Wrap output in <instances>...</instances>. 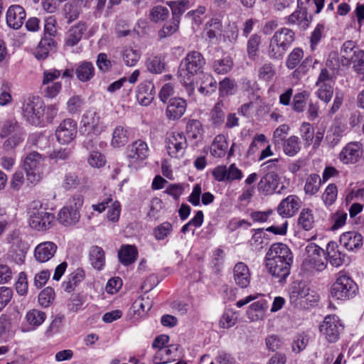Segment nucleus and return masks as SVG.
Segmentation results:
<instances>
[{"mask_svg":"<svg viewBox=\"0 0 364 364\" xmlns=\"http://www.w3.org/2000/svg\"><path fill=\"white\" fill-rule=\"evenodd\" d=\"M138 251L135 246L131 245H123L118 251L119 262L124 266H128L136 260Z\"/></svg>","mask_w":364,"mask_h":364,"instance_id":"nucleus-27","label":"nucleus"},{"mask_svg":"<svg viewBox=\"0 0 364 364\" xmlns=\"http://www.w3.org/2000/svg\"><path fill=\"white\" fill-rule=\"evenodd\" d=\"M326 254L328 260L334 267L341 266L344 261L345 255L338 248L335 242H330L326 246Z\"/></svg>","mask_w":364,"mask_h":364,"instance_id":"nucleus-32","label":"nucleus"},{"mask_svg":"<svg viewBox=\"0 0 364 364\" xmlns=\"http://www.w3.org/2000/svg\"><path fill=\"white\" fill-rule=\"evenodd\" d=\"M204 133L202 124L196 119L189 120L186 124V134L188 136H198Z\"/></svg>","mask_w":364,"mask_h":364,"instance_id":"nucleus-53","label":"nucleus"},{"mask_svg":"<svg viewBox=\"0 0 364 364\" xmlns=\"http://www.w3.org/2000/svg\"><path fill=\"white\" fill-rule=\"evenodd\" d=\"M61 75V71L57 69L45 70L43 73L42 83L41 86H46L56 82Z\"/></svg>","mask_w":364,"mask_h":364,"instance_id":"nucleus-54","label":"nucleus"},{"mask_svg":"<svg viewBox=\"0 0 364 364\" xmlns=\"http://www.w3.org/2000/svg\"><path fill=\"white\" fill-rule=\"evenodd\" d=\"M56 47V42L52 36H46L41 38L38 48L35 53L36 58L43 60L47 58L49 52Z\"/></svg>","mask_w":364,"mask_h":364,"instance_id":"nucleus-29","label":"nucleus"},{"mask_svg":"<svg viewBox=\"0 0 364 364\" xmlns=\"http://www.w3.org/2000/svg\"><path fill=\"white\" fill-rule=\"evenodd\" d=\"M205 63V59L200 52L196 50L188 52L179 66L178 76L181 80H190L194 75L203 73Z\"/></svg>","mask_w":364,"mask_h":364,"instance_id":"nucleus-2","label":"nucleus"},{"mask_svg":"<svg viewBox=\"0 0 364 364\" xmlns=\"http://www.w3.org/2000/svg\"><path fill=\"white\" fill-rule=\"evenodd\" d=\"M340 243L347 250H353L362 246L363 237L355 231L346 232L341 235Z\"/></svg>","mask_w":364,"mask_h":364,"instance_id":"nucleus-22","label":"nucleus"},{"mask_svg":"<svg viewBox=\"0 0 364 364\" xmlns=\"http://www.w3.org/2000/svg\"><path fill=\"white\" fill-rule=\"evenodd\" d=\"M26 16L25 9L20 5L14 4L9 7L6 20L8 26L14 29L20 28Z\"/></svg>","mask_w":364,"mask_h":364,"instance_id":"nucleus-16","label":"nucleus"},{"mask_svg":"<svg viewBox=\"0 0 364 364\" xmlns=\"http://www.w3.org/2000/svg\"><path fill=\"white\" fill-rule=\"evenodd\" d=\"M321 180L318 174L313 173L306 178L304 191L306 194L314 195L316 193L321 186Z\"/></svg>","mask_w":364,"mask_h":364,"instance_id":"nucleus-42","label":"nucleus"},{"mask_svg":"<svg viewBox=\"0 0 364 364\" xmlns=\"http://www.w3.org/2000/svg\"><path fill=\"white\" fill-rule=\"evenodd\" d=\"M57 245L50 241L38 244L34 250V257L36 261L43 263L52 259L56 253Z\"/></svg>","mask_w":364,"mask_h":364,"instance_id":"nucleus-17","label":"nucleus"},{"mask_svg":"<svg viewBox=\"0 0 364 364\" xmlns=\"http://www.w3.org/2000/svg\"><path fill=\"white\" fill-rule=\"evenodd\" d=\"M23 116L31 124L38 125L41 122L45 105L38 96L30 95L25 98L22 105Z\"/></svg>","mask_w":364,"mask_h":364,"instance_id":"nucleus-5","label":"nucleus"},{"mask_svg":"<svg viewBox=\"0 0 364 364\" xmlns=\"http://www.w3.org/2000/svg\"><path fill=\"white\" fill-rule=\"evenodd\" d=\"M274 75V70L272 63H266L263 65L259 70V78L269 81Z\"/></svg>","mask_w":364,"mask_h":364,"instance_id":"nucleus-64","label":"nucleus"},{"mask_svg":"<svg viewBox=\"0 0 364 364\" xmlns=\"http://www.w3.org/2000/svg\"><path fill=\"white\" fill-rule=\"evenodd\" d=\"M347 220V213L344 211L338 210L332 215L331 221L332 223L331 230H336L343 227Z\"/></svg>","mask_w":364,"mask_h":364,"instance_id":"nucleus-58","label":"nucleus"},{"mask_svg":"<svg viewBox=\"0 0 364 364\" xmlns=\"http://www.w3.org/2000/svg\"><path fill=\"white\" fill-rule=\"evenodd\" d=\"M186 138H180L183 141H178V138H168L166 141V148L168 155L172 158H179L184 154L185 149L187 146Z\"/></svg>","mask_w":364,"mask_h":364,"instance_id":"nucleus-28","label":"nucleus"},{"mask_svg":"<svg viewBox=\"0 0 364 364\" xmlns=\"http://www.w3.org/2000/svg\"><path fill=\"white\" fill-rule=\"evenodd\" d=\"M202 75L200 80L197 82L199 84L198 91L200 93L208 95L214 92L217 87V82L210 73H200Z\"/></svg>","mask_w":364,"mask_h":364,"instance_id":"nucleus-31","label":"nucleus"},{"mask_svg":"<svg viewBox=\"0 0 364 364\" xmlns=\"http://www.w3.org/2000/svg\"><path fill=\"white\" fill-rule=\"evenodd\" d=\"M54 220V215L48 213L38 201L32 203L30 208L29 225L38 231L49 229Z\"/></svg>","mask_w":364,"mask_h":364,"instance_id":"nucleus-6","label":"nucleus"},{"mask_svg":"<svg viewBox=\"0 0 364 364\" xmlns=\"http://www.w3.org/2000/svg\"><path fill=\"white\" fill-rule=\"evenodd\" d=\"M46 318V315L43 311L33 309L29 311L26 314V320L30 325L33 326H39L41 325Z\"/></svg>","mask_w":364,"mask_h":364,"instance_id":"nucleus-46","label":"nucleus"},{"mask_svg":"<svg viewBox=\"0 0 364 364\" xmlns=\"http://www.w3.org/2000/svg\"><path fill=\"white\" fill-rule=\"evenodd\" d=\"M169 11L166 7L161 6H154L151 11V19L154 22L164 21L168 18Z\"/></svg>","mask_w":364,"mask_h":364,"instance_id":"nucleus-60","label":"nucleus"},{"mask_svg":"<svg viewBox=\"0 0 364 364\" xmlns=\"http://www.w3.org/2000/svg\"><path fill=\"white\" fill-rule=\"evenodd\" d=\"M283 149L287 155L294 156L300 150V145L296 138H287L284 141Z\"/></svg>","mask_w":364,"mask_h":364,"instance_id":"nucleus-55","label":"nucleus"},{"mask_svg":"<svg viewBox=\"0 0 364 364\" xmlns=\"http://www.w3.org/2000/svg\"><path fill=\"white\" fill-rule=\"evenodd\" d=\"M85 30L86 24L83 22H79L75 26L71 27L67 33L65 45L70 47L76 46L82 39Z\"/></svg>","mask_w":364,"mask_h":364,"instance_id":"nucleus-26","label":"nucleus"},{"mask_svg":"<svg viewBox=\"0 0 364 364\" xmlns=\"http://www.w3.org/2000/svg\"><path fill=\"white\" fill-rule=\"evenodd\" d=\"M83 202L84 199L82 195H74L69 204L59 211L58 222L65 226L75 225L80 220V209L82 208Z\"/></svg>","mask_w":364,"mask_h":364,"instance_id":"nucleus-7","label":"nucleus"},{"mask_svg":"<svg viewBox=\"0 0 364 364\" xmlns=\"http://www.w3.org/2000/svg\"><path fill=\"white\" fill-rule=\"evenodd\" d=\"M268 272L279 282L286 280L290 274L293 262L265 259Z\"/></svg>","mask_w":364,"mask_h":364,"instance_id":"nucleus-12","label":"nucleus"},{"mask_svg":"<svg viewBox=\"0 0 364 364\" xmlns=\"http://www.w3.org/2000/svg\"><path fill=\"white\" fill-rule=\"evenodd\" d=\"M235 283L241 288L247 287L250 282V272L248 267L243 262H238L233 269Z\"/></svg>","mask_w":364,"mask_h":364,"instance_id":"nucleus-23","label":"nucleus"},{"mask_svg":"<svg viewBox=\"0 0 364 364\" xmlns=\"http://www.w3.org/2000/svg\"><path fill=\"white\" fill-rule=\"evenodd\" d=\"M336 79V74L330 71L327 68H322L316 85H333Z\"/></svg>","mask_w":364,"mask_h":364,"instance_id":"nucleus-59","label":"nucleus"},{"mask_svg":"<svg viewBox=\"0 0 364 364\" xmlns=\"http://www.w3.org/2000/svg\"><path fill=\"white\" fill-rule=\"evenodd\" d=\"M242 89L247 92L248 97L250 100H254L258 98V88L257 85L255 82H252L247 79H242Z\"/></svg>","mask_w":364,"mask_h":364,"instance_id":"nucleus-57","label":"nucleus"},{"mask_svg":"<svg viewBox=\"0 0 364 364\" xmlns=\"http://www.w3.org/2000/svg\"><path fill=\"white\" fill-rule=\"evenodd\" d=\"M261 43V36L258 34H252L247 42V53L250 58H255L259 50Z\"/></svg>","mask_w":364,"mask_h":364,"instance_id":"nucleus-45","label":"nucleus"},{"mask_svg":"<svg viewBox=\"0 0 364 364\" xmlns=\"http://www.w3.org/2000/svg\"><path fill=\"white\" fill-rule=\"evenodd\" d=\"M43 159L36 151L29 154L24 160L23 168L26 173L27 180L36 184L42 178Z\"/></svg>","mask_w":364,"mask_h":364,"instance_id":"nucleus-9","label":"nucleus"},{"mask_svg":"<svg viewBox=\"0 0 364 364\" xmlns=\"http://www.w3.org/2000/svg\"><path fill=\"white\" fill-rule=\"evenodd\" d=\"M62 90V83L56 82L46 86H41V90L44 97L53 99L55 98Z\"/></svg>","mask_w":364,"mask_h":364,"instance_id":"nucleus-48","label":"nucleus"},{"mask_svg":"<svg viewBox=\"0 0 364 364\" xmlns=\"http://www.w3.org/2000/svg\"><path fill=\"white\" fill-rule=\"evenodd\" d=\"M301 203V200L297 196L290 195L280 202L277 210L282 218H291L298 212Z\"/></svg>","mask_w":364,"mask_h":364,"instance_id":"nucleus-13","label":"nucleus"},{"mask_svg":"<svg viewBox=\"0 0 364 364\" xmlns=\"http://www.w3.org/2000/svg\"><path fill=\"white\" fill-rule=\"evenodd\" d=\"M24 134L23 129L15 119L0 122V136H19Z\"/></svg>","mask_w":364,"mask_h":364,"instance_id":"nucleus-25","label":"nucleus"},{"mask_svg":"<svg viewBox=\"0 0 364 364\" xmlns=\"http://www.w3.org/2000/svg\"><path fill=\"white\" fill-rule=\"evenodd\" d=\"M172 230V225L170 223L166 222L159 225L154 229V235L156 240H164Z\"/></svg>","mask_w":364,"mask_h":364,"instance_id":"nucleus-62","label":"nucleus"},{"mask_svg":"<svg viewBox=\"0 0 364 364\" xmlns=\"http://www.w3.org/2000/svg\"><path fill=\"white\" fill-rule=\"evenodd\" d=\"M149 148L146 142L139 139L128 146V157L134 161L143 160L147 156Z\"/></svg>","mask_w":364,"mask_h":364,"instance_id":"nucleus-24","label":"nucleus"},{"mask_svg":"<svg viewBox=\"0 0 364 364\" xmlns=\"http://www.w3.org/2000/svg\"><path fill=\"white\" fill-rule=\"evenodd\" d=\"M236 321L237 318L235 316V314L228 311L223 314L220 320V326L222 328H228L234 326L236 323Z\"/></svg>","mask_w":364,"mask_h":364,"instance_id":"nucleus-63","label":"nucleus"},{"mask_svg":"<svg viewBox=\"0 0 364 364\" xmlns=\"http://www.w3.org/2000/svg\"><path fill=\"white\" fill-rule=\"evenodd\" d=\"M265 259L293 262V253L286 244L274 243L267 252Z\"/></svg>","mask_w":364,"mask_h":364,"instance_id":"nucleus-15","label":"nucleus"},{"mask_svg":"<svg viewBox=\"0 0 364 364\" xmlns=\"http://www.w3.org/2000/svg\"><path fill=\"white\" fill-rule=\"evenodd\" d=\"M95 73L93 64L88 61L80 62L75 68L76 77L82 82L90 81L95 76Z\"/></svg>","mask_w":364,"mask_h":364,"instance_id":"nucleus-30","label":"nucleus"},{"mask_svg":"<svg viewBox=\"0 0 364 364\" xmlns=\"http://www.w3.org/2000/svg\"><path fill=\"white\" fill-rule=\"evenodd\" d=\"M228 149V142L226 138H215V141L210 147L211 154L218 158L225 156Z\"/></svg>","mask_w":364,"mask_h":364,"instance_id":"nucleus-39","label":"nucleus"},{"mask_svg":"<svg viewBox=\"0 0 364 364\" xmlns=\"http://www.w3.org/2000/svg\"><path fill=\"white\" fill-rule=\"evenodd\" d=\"M146 67L153 73H161L165 68V63L160 56H154L148 59Z\"/></svg>","mask_w":364,"mask_h":364,"instance_id":"nucleus-49","label":"nucleus"},{"mask_svg":"<svg viewBox=\"0 0 364 364\" xmlns=\"http://www.w3.org/2000/svg\"><path fill=\"white\" fill-rule=\"evenodd\" d=\"M304 56L302 49L294 48L288 55L286 65L289 69H294L301 61Z\"/></svg>","mask_w":364,"mask_h":364,"instance_id":"nucleus-51","label":"nucleus"},{"mask_svg":"<svg viewBox=\"0 0 364 364\" xmlns=\"http://www.w3.org/2000/svg\"><path fill=\"white\" fill-rule=\"evenodd\" d=\"M80 13L81 10L72 1L66 3L63 9V16L68 20V23L78 18Z\"/></svg>","mask_w":364,"mask_h":364,"instance_id":"nucleus-44","label":"nucleus"},{"mask_svg":"<svg viewBox=\"0 0 364 364\" xmlns=\"http://www.w3.org/2000/svg\"><path fill=\"white\" fill-rule=\"evenodd\" d=\"M187 103L181 97L171 98L166 107V115L169 120L179 119L185 113Z\"/></svg>","mask_w":364,"mask_h":364,"instance_id":"nucleus-18","label":"nucleus"},{"mask_svg":"<svg viewBox=\"0 0 364 364\" xmlns=\"http://www.w3.org/2000/svg\"><path fill=\"white\" fill-rule=\"evenodd\" d=\"M279 183V175L274 171H270L261 178L258 183V189L266 195L272 194L274 192L281 193L284 186H282L281 188L277 191Z\"/></svg>","mask_w":364,"mask_h":364,"instance_id":"nucleus-14","label":"nucleus"},{"mask_svg":"<svg viewBox=\"0 0 364 364\" xmlns=\"http://www.w3.org/2000/svg\"><path fill=\"white\" fill-rule=\"evenodd\" d=\"M89 164L94 168H101L105 165V157L98 151L93 150L87 159Z\"/></svg>","mask_w":364,"mask_h":364,"instance_id":"nucleus-56","label":"nucleus"},{"mask_svg":"<svg viewBox=\"0 0 364 364\" xmlns=\"http://www.w3.org/2000/svg\"><path fill=\"white\" fill-rule=\"evenodd\" d=\"M306 252L307 257L304 262L305 267L316 271H321L326 268L325 252L322 248L314 243H311L306 246Z\"/></svg>","mask_w":364,"mask_h":364,"instance_id":"nucleus-10","label":"nucleus"},{"mask_svg":"<svg viewBox=\"0 0 364 364\" xmlns=\"http://www.w3.org/2000/svg\"><path fill=\"white\" fill-rule=\"evenodd\" d=\"M358 291L356 283L346 274H339L331 289V296L341 301L353 299Z\"/></svg>","mask_w":364,"mask_h":364,"instance_id":"nucleus-3","label":"nucleus"},{"mask_svg":"<svg viewBox=\"0 0 364 364\" xmlns=\"http://www.w3.org/2000/svg\"><path fill=\"white\" fill-rule=\"evenodd\" d=\"M318 300V296L311 291L309 287L303 282L295 284L290 293V301L303 308L313 306Z\"/></svg>","mask_w":364,"mask_h":364,"instance_id":"nucleus-8","label":"nucleus"},{"mask_svg":"<svg viewBox=\"0 0 364 364\" xmlns=\"http://www.w3.org/2000/svg\"><path fill=\"white\" fill-rule=\"evenodd\" d=\"M316 86L318 87L316 92L317 97L326 103L329 102L333 94V85H316Z\"/></svg>","mask_w":364,"mask_h":364,"instance_id":"nucleus-50","label":"nucleus"},{"mask_svg":"<svg viewBox=\"0 0 364 364\" xmlns=\"http://www.w3.org/2000/svg\"><path fill=\"white\" fill-rule=\"evenodd\" d=\"M295 41V32L289 28L277 30L270 39L267 55L272 60H282Z\"/></svg>","mask_w":364,"mask_h":364,"instance_id":"nucleus-1","label":"nucleus"},{"mask_svg":"<svg viewBox=\"0 0 364 364\" xmlns=\"http://www.w3.org/2000/svg\"><path fill=\"white\" fill-rule=\"evenodd\" d=\"M88 178L85 176H79L75 173H68L65 175L63 186L65 189L75 188L80 185L87 184Z\"/></svg>","mask_w":364,"mask_h":364,"instance_id":"nucleus-37","label":"nucleus"},{"mask_svg":"<svg viewBox=\"0 0 364 364\" xmlns=\"http://www.w3.org/2000/svg\"><path fill=\"white\" fill-rule=\"evenodd\" d=\"M89 255L92 266L96 269H102L105 262V252L102 248L98 246H92L90 248Z\"/></svg>","mask_w":364,"mask_h":364,"instance_id":"nucleus-34","label":"nucleus"},{"mask_svg":"<svg viewBox=\"0 0 364 364\" xmlns=\"http://www.w3.org/2000/svg\"><path fill=\"white\" fill-rule=\"evenodd\" d=\"M100 117L97 112L93 109L87 110L82 116V122L84 126L91 127L95 131L97 129Z\"/></svg>","mask_w":364,"mask_h":364,"instance_id":"nucleus-41","label":"nucleus"},{"mask_svg":"<svg viewBox=\"0 0 364 364\" xmlns=\"http://www.w3.org/2000/svg\"><path fill=\"white\" fill-rule=\"evenodd\" d=\"M314 218L312 210L309 208L303 209L298 218V225L308 231L313 228Z\"/></svg>","mask_w":364,"mask_h":364,"instance_id":"nucleus-38","label":"nucleus"},{"mask_svg":"<svg viewBox=\"0 0 364 364\" xmlns=\"http://www.w3.org/2000/svg\"><path fill=\"white\" fill-rule=\"evenodd\" d=\"M84 99L80 95H73L70 97L66 103V109L71 114H79L83 107Z\"/></svg>","mask_w":364,"mask_h":364,"instance_id":"nucleus-43","label":"nucleus"},{"mask_svg":"<svg viewBox=\"0 0 364 364\" xmlns=\"http://www.w3.org/2000/svg\"><path fill=\"white\" fill-rule=\"evenodd\" d=\"M55 292L53 288H45L38 295V300L41 306H48L54 300Z\"/></svg>","mask_w":364,"mask_h":364,"instance_id":"nucleus-61","label":"nucleus"},{"mask_svg":"<svg viewBox=\"0 0 364 364\" xmlns=\"http://www.w3.org/2000/svg\"><path fill=\"white\" fill-rule=\"evenodd\" d=\"M361 154V144L358 142L348 143L339 154L340 160L344 164L355 163Z\"/></svg>","mask_w":364,"mask_h":364,"instance_id":"nucleus-20","label":"nucleus"},{"mask_svg":"<svg viewBox=\"0 0 364 364\" xmlns=\"http://www.w3.org/2000/svg\"><path fill=\"white\" fill-rule=\"evenodd\" d=\"M233 62L230 57L215 60L213 63V69L217 74L225 75L232 68Z\"/></svg>","mask_w":364,"mask_h":364,"instance_id":"nucleus-40","label":"nucleus"},{"mask_svg":"<svg viewBox=\"0 0 364 364\" xmlns=\"http://www.w3.org/2000/svg\"><path fill=\"white\" fill-rule=\"evenodd\" d=\"M154 97V85L150 82L141 83L137 88L136 100L143 106L151 104Z\"/></svg>","mask_w":364,"mask_h":364,"instance_id":"nucleus-21","label":"nucleus"},{"mask_svg":"<svg viewBox=\"0 0 364 364\" xmlns=\"http://www.w3.org/2000/svg\"><path fill=\"white\" fill-rule=\"evenodd\" d=\"M166 4L171 9L173 18H176L179 21L181 16L191 7L189 0L169 1L166 2Z\"/></svg>","mask_w":364,"mask_h":364,"instance_id":"nucleus-35","label":"nucleus"},{"mask_svg":"<svg viewBox=\"0 0 364 364\" xmlns=\"http://www.w3.org/2000/svg\"><path fill=\"white\" fill-rule=\"evenodd\" d=\"M179 23L180 21L176 18H172L171 21L166 23L159 32L160 38H166L176 33L178 28Z\"/></svg>","mask_w":364,"mask_h":364,"instance_id":"nucleus-52","label":"nucleus"},{"mask_svg":"<svg viewBox=\"0 0 364 364\" xmlns=\"http://www.w3.org/2000/svg\"><path fill=\"white\" fill-rule=\"evenodd\" d=\"M338 189L334 183L329 184L325 189L322 200L326 206H330L334 203L337 198Z\"/></svg>","mask_w":364,"mask_h":364,"instance_id":"nucleus-47","label":"nucleus"},{"mask_svg":"<svg viewBox=\"0 0 364 364\" xmlns=\"http://www.w3.org/2000/svg\"><path fill=\"white\" fill-rule=\"evenodd\" d=\"M341 55L343 65L353 64L355 72L358 73L364 72V51L356 47L353 41H349L343 43Z\"/></svg>","mask_w":364,"mask_h":364,"instance_id":"nucleus-4","label":"nucleus"},{"mask_svg":"<svg viewBox=\"0 0 364 364\" xmlns=\"http://www.w3.org/2000/svg\"><path fill=\"white\" fill-rule=\"evenodd\" d=\"M77 132V122L70 118L64 119L55 131L56 136H75Z\"/></svg>","mask_w":364,"mask_h":364,"instance_id":"nucleus-33","label":"nucleus"},{"mask_svg":"<svg viewBox=\"0 0 364 364\" xmlns=\"http://www.w3.org/2000/svg\"><path fill=\"white\" fill-rule=\"evenodd\" d=\"M122 58L127 66H134L141 58V53L138 49L132 47H125L122 52Z\"/></svg>","mask_w":364,"mask_h":364,"instance_id":"nucleus-36","label":"nucleus"},{"mask_svg":"<svg viewBox=\"0 0 364 364\" xmlns=\"http://www.w3.org/2000/svg\"><path fill=\"white\" fill-rule=\"evenodd\" d=\"M319 328L328 342L335 343L338 340L343 327L337 316L328 315L325 317Z\"/></svg>","mask_w":364,"mask_h":364,"instance_id":"nucleus-11","label":"nucleus"},{"mask_svg":"<svg viewBox=\"0 0 364 364\" xmlns=\"http://www.w3.org/2000/svg\"><path fill=\"white\" fill-rule=\"evenodd\" d=\"M7 242L11 245V250L16 253L15 260L16 262H23L28 249L27 243L18 237V233L16 231H14L7 237Z\"/></svg>","mask_w":364,"mask_h":364,"instance_id":"nucleus-19","label":"nucleus"}]
</instances>
